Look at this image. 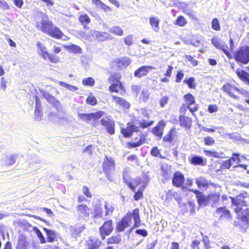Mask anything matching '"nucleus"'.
Returning <instances> with one entry per match:
<instances>
[{
  "label": "nucleus",
  "mask_w": 249,
  "mask_h": 249,
  "mask_svg": "<svg viewBox=\"0 0 249 249\" xmlns=\"http://www.w3.org/2000/svg\"><path fill=\"white\" fill-rule=\"evenodd\" d=\"M113 227L112 225V221L111 220H109L103 224V225L100 227L99 231L102 240L105 239V236L109 235L112 231Z\"/></svg>",
  "instance_id": "0eeeda50"
},
{
  "label": "nucleus",
  "mask_w": 249,
  "mask_h": 249,
  "mask_svg": "<svg viewBox=\"0 0 249 249\" xmlns=\"http://www.w3.org/2000/svg\"><path fill=\"white\" fill-rule=\"evenodd\" d=\"M212 44L217 49L221 50L229 58L232 57L231 53L227 50L228 46L225 44L221 38L218 36H214L212 38Z\"/></svg>",
  "instance_id": "20e7f679"
},
{
  "label": "nucleus",
  "mask_w": 249,
  "mask_h": 249,
  "mask_svg": "<svg viewBox=\"0 0 249 249\" xmlns=\"http://www.w3.org/2000/svg\"><path fill=\"white\" fill-rule=\"evenodd\" d=\"M103 216V210L99 205H95L93 208V217L95 218H101Z\"/></svg>",
  "instance_id": "2f4dec72"
},
{
  "label": "nucleus",
  "mask_w": 249,
  "mask_h": 249,
  "mask_svg": "<svg viewBox=\"0 0 249 249\" xmlns=\"http://www.w3.org/2000/svg\"><path fill=\"white\" fill-rule=\"evenodd\" d=\"M77 210L78 215L81 217H88L89 215V209L86 205H79L77 207Z\"/></svg>",
  "instance_id": "6ab92c4d"
},
{
  "label": "nucleus",
  "mask_w": 249,
  "mask_h": 249,
  "mask_svg": "<svg viewBox=\"0 0 249 249\" xmlns=\"http://www.w3.org/2000/svg\"><path fill=\"white\" fill-rule=\"evenodd\" d=\"M132 224L131 214H127L117 224L116 230L119 232L123 231L126 228L129 227Z\"/></svg>",
  "instance_id": "6e6552de"
},
{
  "label": "nucleus",
  "mask_w": 249,
  "mask_h": 249,
  "mask_svg": "<svg viewBox=\"0 0 249 249\" xmlns=\"http://www.w3.org/2000/svg\"><path fill=\"white\" fill-rule=\"evenodd\" d=\"M94 35L101 41L112 39V36L107 32L94 31Z\"/></svg>",
  "instance_id": "4be33fe9"
},
{
  "label": "nucleus",
  "mask_w": 249,
  "mask_h": 249,
  "mask_svg": "<svg viewBox=\"0 0 249 249\" xmlns=\"http://www.w3.org/2000/svg\"><path fill=\"white\" fill-rule=\"evenodd\" d=\"M79 20L83 25L88 24L90 22V18L87 14L81 15L79 17Z\"/></svg>",
  "instance_id": "58836bf2"
},
{
  "label": "nucleus",
  "mask_w": 249,
  "mask_h": 249,
  "mask_svg": "<svg viewBox=\"0 0 249 249\" xmlns=\"http://www.w3.org/2000/svg\"><path fill=\"white\" fill-rule=\"evenodd\" d=\"M184 76V74L182 71H178L176 75V81L177 83H179L181 81Z\"/></svg>",
  "instance_id": "69168bd1"
},
{
  "label": "nucleus",
  "mask_w": 249,
  "mask_h": 249,
  "mask_svg": "<svg viewBox=\"0 0 249 249\" xmlns=\"http://www.w3.org/2000/svg\"><path fill=\"white\" fill-rule=\"evenodd\" d=\"M130 63L129 58L127 57H124L120 59L118 62L119 66L122 68L126 67Z\"/></svg>",
  "instance_id": "e433bc0d"
},
{
  "label": "nucleus",
  "mask_w": 249,
  "mask_h": 249,
  "mask_svg": "<svg viewBox=\"0 0 249 249\" xmlns=\"http://www.w3.org/2000/svg\"><path fill=\"white\" fill-rule=\"evenodd\" d=\"M185 181L184 175L179 172H176L174 174L172 179V183L174 186L179 187L182 186Z\"/></svg>",
  "instance_id": "f8f14e48"
},
{
  "label": "nucleus",
  "mask_w": 249,
  "mask_h": 249,
  "mask_svg": "<svg viewBox=\"0 0 249 249\" xmlns=\"http://www.w3.org/2000/svg\"><path fill=\"white\" fill-rule=\"evenodd\" d=\"M35 119L36 121H40L41 120L42 116H43V113L42 112V109H35Z\"/></svg>",
  "instance_id": "8fccbe9b"
},
{
  "label": "nucleus",
  "mask_w": 249,
  "mask_h": 249,
  "mask_svg": "<svg viewBox=\"0 0 249 249\" xmlns=\"http://www.w3.org/2000/svg\"><path fill=\"white\" fill-rule=\"evenodd\" d=\"M209 201H213L214 203L217 202L220 198V194L219 193L214 194H210L208 195Z\"/></svg>",
  "instance_id": "49530a36"
},
{
  "label": "nucleus",
  "mask_w": 249,
  "mask_h": 249,
  "mask_svg": "<svg viewBox=\"0 0 249 249\" xmlns=\"http://www.w3.org/2000/svg\"><path fill=\"white\" fill-rule=\"evenodd\" d=\"M101 124L106 127L107 132L111 135L114 133V123L107 117L103 118L101 121Z\"/></svg>",
  "instance_id": "9b49d317"
},
{
  "label": "nucleus",
  "mask_w": 249,
  "mask_h": 249,
  "mask_svg": "<svg viewBox=\"0 0 249 249\" xmlns=\"http://www.w3.org/2000/svg\"><path fill=\"white\" fill-rule=\"evenodd\" d=\"M44 230L45 231L48 236V242H53L56 236V232L51 230H48L46 228H44Z\"/></svg>",
  "instance_id": "72a5a7b5"
},
{
  "label": "nucleus",
  "mask_w": 249,
  "mask_h": 249,
  "mask_svg": "<svg viewBox=\"0 0 249 249\" xmlns=\"http://www.w3.org/2000/svg\"><path fill=\"white\" fill-rule=\"evenodd\" d=\"M196 183L200 189H207L209 186L212 185V183L203 176L196 178Z\"/></svg>",
  "instance_id": "dca6fc26"
},
{
  "label": "nucleus",
  "mask_w": 249,
  "mask_h": 249,
  "mask_svg": "<svg viewBox=\"0 0 249 249\" xmlns=\"http://www.w3.org/2000/svg\"><path fill=\"white\" fill-rule=\"evenodd\" d=\"M215 213L219 216V219L221 221H224L231 218V214L230 211L226 209L225 207H220L217 209Z\"/></svg>",
  "instance_id": "ddd939ff"
},
{
  "label": "nucleus",
  "mask_w": 249,
  "mask_h": 249,
  "mask_svg": "<svg viewBox=\"0 0 249 249\" xmlns=\"http://www.w3.org/2000/svg\"><path fill=\"white\" fill-rule=\"evenodd\" d=\"M104 114V112L99 111L96 113H82L78 112L77 114L78 117L82 121H85L89 123L92 121H95L101 118Z\"/></svg>",
  "instance_id": "423d86ee"
},
{
  "label": "nucleus",
  "mask_w": 249,
  "mask_h": 249,
  "mask_svg": "<svg viewBox=\"0 0 249 249\" xmlns=\"http://www.w3.org/2000/svg\"><path fill=\"white\" fill-rule=\"evenodd\" d=\"M36 233L37 237L39 239L40 242L41 244L45 243L46 242V241H45V239L43 234H42L41 232L39 230L36 229Z\"/></svg>",
  "instance_id": "6e6d98bb"
},
{
  "label": "nucleus",
  "mask_w": 249,
  "mask_h": 249,
  "mask_svg": "<svg viewBox=\"0 0 249 249\" xmlns=\"http://www.w3.org/2000/svg\"><path fill=\"white\" fill-rule=\"evenodd\" d=\"M131 89L133 92H134L136 95H137L141 90V87L140 86L138 85H132Z\"/></svg>",
  "instance_id": "774afa93"
},
{
  "label": "nucleus",
  "mask_w": 249,
  "mask_h": 249,
  "mask_svg": "<svg viewBox=\"0 0 249 249\" xmlns=\"http://www.w3.org/2000/svg\"><path fill=\"white\" fill-rule=\"evenodd\" d=\"M121 88V84L118 85L117 84H113L110 86L109 89L110 92H118V88Z\"/></svg>",
  "instance_id": "5fc2aeb1"
},
{
  "label": "nucleus",
  "mask_w": 249,
  "mask_h": 249,
  "mask_svg": "<svg viewBox=\"0 0 249 249\" xmlns=\"http://www.w3.org/2000/svg\"><path fill=\"white\" fill-rule=\"evenodd\" d=\"M113 101L117 104L119 105L120 106H122L124 108H128L130 105L128 102H127L125 100L124 98L117 97L114 95H111Z\"/></svg>",
  "instance_id": "393cba45"
},
{
  "label": "nucleus",
  "mask_w": 249,
  "mask_h": 249,
  "mask_svg": "<svg viewBox=\"0 0 249 249\" xmlns=\"http://www.w3.org/2000/svg\"><path fill=\"white\" fill-rule=\"evenodd\" d=\"M124 41L126 45H131L133 43V36L132 35H129L124 38Z\"/></svg>",
  "instance_id": "bf43d9fd"
},
{
  "label": "nucleus",
  "mask_w": 249,
  "mask_h": 249,
  "mask_svg": "<svg viewBox=\"0 0 249 249\" xmlns=\"http://www.w3.org/2000/svg\"><path fill=\"white\" fill-rule=\"evenodd\" d=\"M65 48L70 52L74 53L81 54L82 53L81 48L79 46L74 44H71V45H67Z\"/></svg>",
  "instance_id": "c85d7f7f"
},
{
  "label": "nucleus",
  "mask_w": 249,
  "mask_h": 249,
  "mask_svg": "<svg viewBox=\"0 0 249 249\" xmlns=\"http://www.w3.org/2000/svg\"><path fill=\"white\" fill-rule=\"evenodd\" d=\"M204 153L207 156L210 157H214L216 158H219L222 157L223 155H224V152H219L210 150H204Z\"/></svg>",
  "instance_id": "c756f323"
},
{
  "label": "nucleus",
  "mask_w": 249,
  "mask_h": 249,
  "mask_svg": "<svg viewBox=\"0 0 249 249\" xmlns=\"http://www.w3.org/2000/svg\"><path fill=\"white\" fill-rule=\"evenodd\" d=\"M232 203L236 206L234 208L238 218L249 225V209H245L241 206L249 205V195L247 192L241 193L235 198H231Z\"/></svg>",
  "instance_id": "f257e3e1"
},
{
  "label": "nucleus",
  "mask_w": 249,
  "mask_h": 249,
  "mask_svg": "<svg viewBox=\"0 0 249 249\" xmlns=\"http://www.w3.org/2000/svg\"><path fill=\"white\" fill-rule=\"evenodd\" d=\"M86 102L88 104L94 106L97 104V100L96 98L92 95H89L86 100Z\"/></svg>",
  "instance_id": "603ef678"
},
{
  "label": "nucleus",
  "mask_w": 249,
  "mask_h": 249,
  "mask_svg": "<svg viewBox=\"0 0 249 249\" xmlns=\"http://www.w3.org/2000/svg\"><path fill=\"white\" fill-rule=\"evenodd\" d=\"M36 27L38 30L53 37L60 39L66 37L59 28L54 26L49 20L48 17L45 14H42L41 21L36 23Z\"/></svg>",
  "instance_id": "f03ea898"
},
{
  "label": "nucleus",
  "mask_w": 249,
  "mask_h": 249,
  "mask_svg": "<svg viewBox=\"0 0 249 249\" xmlns=\"http://www.w3.org/2000/svg\"><path fill=\"white\" fill-rule=\"evenodd\" d=\"M185 99L188 102V108L189 110L193 113L194 115V111H196L198 108V105H195L194 107H192V106L195 103V100L194 97L191 94L188 93L184 96Z\"/></svg>",
  "instance_id": "2eb2a0df"
},
{
  "label": "nucleus",
  "mask_w": 249,
  "mask_h": 249,
  "mask_svg": "<svg viewBox=\"0 0 249 249\" xmlns=\"http://www.w3.org/2000/svg\"><path fill=\"white\" fill-rule=\"evenodd\" d=\"M140 127L130 123L128 124L126 128L122 129V133L125 137L131 136L132 133L134 132H138Z\"/></svg>",
  "instance_id": "f3484780"
},
{
  "label": "nucleus",
  "mask_w": 249,
  "mask_h": 249,
  "mask_svg": "<svg viewBox=\"0 0 249 249\" xmlns=\"http://www.w3.org/2000/svg\"><path fill=\"white\" fill-rule=\"evenodd\" d=\"M154 69L153 67L149 66L141 67L135 71L134 76L135 77H141L142 76L145 75L149 71Z\"/></svg>",
  "instance_id": "a211bd4d"
},
{
  "label": "nucleus",
  "mask_w": 249,
  "mask_h": 249,
  "mask_svg": "<svg viewBox=\"0 0 249 249\" xmlns=\"http://www.w3.org/2000/svg\"><path fill=\"white\" fill-rule=\"evenodd\" d=\"M59 57L55 54L50 53L47 57V60L52 63H57L59 62Z\"/></svg>",
  "instance_id": "79ce46f5"
},
{
  "label": "nucleus",
  "mask_w": 249,
  "mask_h": 249,
  "mask_svg": "<svg viewBox=\"0 0 249 249\" xmlns=\"http://www.w3.org/2000/svg\"><path fill=\"white\" fill-rule=\"evenodd\" d=\"M183 82L187 84L190 88L195 89L196 88V84L194 82L195 79L193 77H190L188 79H185Z\"/></svg>",
  "instance_id": "37998d69"
},
{
  "label": "nucleus",
  "mask_w": 249,
  "mask_h": 249,
  "mask_svg": "<svg viewBox=\"0 0 249 249\" xmlns=\"http://www.w3.org/2000/svg\"><path fill=\"white\" fill-rule=\"evenodd\" d=\"M161 175L165 179L169 178L171 176V171L170 168L167 165H164L162 166Z\"/></svg>",
  "instance_id": "f704fd0d"
},
{
  "label": "nucleus",
  "mask_w": 249,
  "mask_h": 249,
  "mask_svg": "<svg viewBox=\"0 0 249 249\" xmlns=\"http://www.w3.org/2000/svg\"><path fill=\"white\" fill-rule=\"evenodd\" d=\"M160 19L156 17H152L149 18V23L153 30L158 33L160 31Z\"/></svg>",
  "instance_id": "5701e85b"
},
{
  "label": "nucleus",
  "mask_w": 249,
  "mask_h": 249,
  "mask_svg": "<svg viewBox=\"0 0 249 249\" xmlns=\"http://www.w3.org/2000/svg\"><path fill=\"white\" fill-rule=\"evenodd\" d=\"M135 232L139 235H141L143 237H146L148 235L147 231L145 230L139 229L137 230Z\"/></svg>",
  "instance_id": "0e129e2a"
},
{
  "label": "nucleus",
  "mask_w": 249,
  "mask_h": 249,
  "mask_svg": "<svg viewBox=\"0 0 249 249\" xmlns=\"http://www.w3.org/2000/svg\"><path fill=\"white\" fill-rule=\"evenodd\" d=\"M103 168L107 179L110 181H113V179L111 176V171L114 168V162L111 158H107L104 160L103 163Z\"/></svg>",
  "instance_id": "39448f33"
},
{
  "label": "nucleus",
  "mask_w": 249,
  "mask_h": 249,
  "mask_svg": "<svg viewBox=\"0 0 249 249\" xmlns=\"http://www.w3.org/2000/svg\"><path fill=\"white\" fill-rule=\"evenodd\" d=\"M236 73L246 84L249 86V72L242 70H237Z\"/></svg>",
  "instance_id": "aec40b11"
},
{
  "label": "nucleus",
  "mask_w": 249,
  "mask_h": 249,
  "mask_svg": "<svg viewBox=\"0 0 249 249\" xmlns=\"http://www.w3.org/2000/svg\"><path fill=\"white\" fill-rule=\"evenodd\" d=\"M16 249H27L26 237L23 235L20 234L18 236Z\"/></svg>",
  "instance_id": "a878e982"
},
{
  "label": "nucleus",
  "mask_w": 249,
  "mask_h": 249,
  "mask_svg": "<svg viewBox=\"0 0 249 249\" xmlns=\"http://www.w3.org/2000/svg\"><path fill=\"white\" fill-rule=\"evenodd\" d=\"M101 245V241L96 238H90L88 241V245L91 247L90 249H95Z\"/></svg>",
  "instance_id": "473e14b6"
},
{
  "label": "nucleus",
  "mask_w": 249,
  "mask_h": 249,
  "mask_svg": "<svg viewBox=\"0 0 249 249\" xmlns=\"http://www.w3.org/2000/svg\"><path fill=\"white\" fill-rule=\"evenodd\" d=\"M109 32L114 35L122 36L124 35V31L121 28L118 26H114L108 29Z\"/></svg>",
  "instance_id": "7c9ffc66"
},
{
  "label": "nucleus",
  "mask_w": 249,
  "mask_h": 249,
  "mask_svg": "<svg viewBox=\"0 0 249 249\" xmlns=\"http://www.w3.org/2000/svg\"><path fill=\"white\" fill-rule=\"evenodd\" d=\"M222 89L227 92L231 96L235 98L236 96L233 94L234 91H239V89L237 88L233 87L231 84L227 83L224 85L222 87Z\"/></svg>",
  "instance_id": "412c9836"
},
{
  "label": "nucleus",
  "mask_w": 249,
  "mask_h": 249,
  "mask_svg": "<svg viewBox=\"0 0 249 249\" xmlns=\"http://www.w3.org/2000/svg\"><path fill=\"white\" fill-rule=\"evenodd\" d=\"M208 110L210 113H213L217 111L218 107L216 105H210L208 106Z\"/></svg>",
  "instance_id": "052dcab7"
},
{
  "label": "nucleus",
  "mask_w": 249,
  "mask_h": 249,
  "mask_svg": "<svg viewBox=\"0 0 249 249\" xmlns=\"http://www.w3.org/2000/svg\"><path fill=\"white\" fill-rule=\"evenodd\" d=\"M42 95L49 102L53 104L55 102V99L49 93L43 91Z\"/></svg>",
  "instance_id": "c03bdc74"
},
{
  "label": "nucleus",
  "mask_w": 249,
  "mask_h": 249,
  "mask_svg": "<svg viewBox=\"0 0 249 249\" xmlns=\"http://www.w3.org/2000/svg\"><path fill=\"white\" fill-rule=\"evenodd\" d=\"M151 154L153 156L157 157L160 155V152L157 147H155L151 149Z\"/></svg>",
  "instance_id": "e2e57ef3"
},
{
  "label": "nucleus",
  "mask_w": 249,
  "mask_h": 249,
  "mask_svg": "<svg viewBox=\"0 0 249 249\" xmlns=\"http://www.w3.org/2000/svg\"><path fill=\"white\" fill-rule=\"evenodd\" d=\"M175 24L179 26H184L187 24V21L183 16H180L178 18Z\"/></svg>",
  "instance_id": "a19ab883"
},
{
  "label": "nucleus",
  "mask_w": 249,
  "mask_h": 249,
  "mask_svg": "<svg viewBox=\"0 0 249 249\" xmlns=\"http://www.w3.org/2000/svg\"><path fill=\"white\" fill-rule=\"evenodd\" d=\"M36 45L38 53H40L47 50L46 47L40 42L38 41Z\"/></svg>",
  "instance_id": "4d7b16f0"
},
{
  "label": "nucleus",
  "mask_w": 249,
  "mask_h": 249,
  "mask_svg": "<svg viewBox=\"0 0 249 249\" xmlns=\"http://www.w3.org/2000/svg\"><path fill=\"white\" fill-rule=\"evenodd\" d=\"M189 190L193 192L196 195L199 205L204 206L207 205L208 202H209L208 196L204 195L202 192L197 190L189 189Z\"/></svg>",
  "instance_id": "1a4fd4ad"
},
{
  "label": "nucleus",
  "mask_w": 249,
  "mask_h": 249,
  "mask_svg": "<svg viewBox=\"0 0 249 249\" xmlns=\"http://www.w3.org/2000/svg\"><path fill=\"white\" fill-rule=\"evenodd\" d=\"M230 160H231V162L232 161H235L237 163H240L241 161V160L239 158V155L238 154L234 153L232 154V157L230 159Z\"/></svg>",
  "instance_id": "680f3d73"
},
{
  "label": "nucleus",
  "mask_w": 249,
  "mask_h": 249,
  "mask_svg": "<svg viewBox=\"0 0 249 249\" xmlns=\"http://www.w3.org/2000/svg\"><path fill=\"white\" fill-rule=\"evenodd\" d=\"M179 122L180 125L185 127L189 128L192 125V119L185 116L179 117Z\"/></svg>",
  "instance_id": "bb28decb"
},
{
  "label": "nucleus",
  "mask_w": 249,
  "mask_h": 249,
  "mask_svg": "<svg viewBox=\"0 0 249 249\" xmlns=\"http://www.w3.org/2000/svg\"><path fill=\"white\" fill-rule=\"evenodd\" d=\"M82 84L84 86H93L95 84L94 79L91 77H88L82 80Z\"/></svg>",
  "instance_id": "ea45409f"
},
{
  "label": "nucleus",
  "mask_w": 249,
  "mask_h": 249,
  "mask_svg": "<svg viewBox=\"0 0 249 249\" xmlns=\"http://www.w3.org/2000/svg\"><path fill=\"white\" fill-rule=\"evenodd\" d=\"M190 163L195 166H204L207 164V159L203 157L195 155L190 157L188 159Z\"/></svg>",
  "instance_id": "9d476101"
},
{
  "label": "nucleus",
  "mask_w": 249,
  "mask_h": 249,
  "mask_svg": "<svg viewBox=\"0 0 249 249\" xmlns=\"http://www.w3.org/2000/svg\"><path fill=\"white\" fill-rule=\"evenodd\" d=\"M165 125L166 123L163 120H162L158 123L157 126L152 128V132L155 135L159 137L160 138H161Z\"/></svg>",
  "instance_id": "4468645a"
},
{
  "label": "nucleus",
  "mask_w": 249,
  "mask_h": 249,
  "mask_svg": "<svg viewBox=\"0 0 249 249\" xmlns=\"http://www.w3.org/2000/svg\"><path fill=\"white\" fill-rule=\"evenodd\" d=\"M153 123V121L147 122L146 121L143 120L142 122H140V125L143 128H145L152 125Z\"/></svg>",
  "instance_id": "13d9d810"
},
{
  "label": "nucleus",
  "mask_w": 249,
  "mask_h": 249,
  "mask_svg": "<svg viewBox=\"0 0 249 249\" xmlns=\"http://www.w3.org/2000/svg\"><path fill=\"white\" fill-rule=\"evenodd\" d=\"M212 28L215 31H219L220 30L219 22L217 18H214L213 19L212 22Z\"/></svg>",
  "instance_id": "a18cd8bd"
},
{
  "label": "nucleus",
  "mask_w": 249,
  "mask_h": 249,
  "mask_svg": "<svg viewBox=\"0 0 249 249\" xmlns=\"http://www.w3.org/2000/svg\"><path fill=\"white\" fill-rule=\"evenodd\" d=\"M104 207L105 209V215L106 216L111 215L114 211L113 205L110 203L106 202Z\"/></svg>",
  "instance_id": "c9c22d12"
},
{
  "label": "nucleus",
  "mask_w": 249,
  "mask_h": 249,
  "mask_svg": "<svg viewBox=\"0 0 249 249\" xmlns=\"http://www.w3.org/2000/svg\"><path fill=\"white\" fill-rule=\"evenodd\" d=\"M17 155L10 154L3 157L2 160L6 165L10 166L14 164L16 162Z\"/></svg>",
  "instance_id": "b1692460"
},
{
  "label": "nucleus",
  "mask_w": 249,
  "mask_h": 249,
  "mask_svg": "<svg viewBox=\"0 0 249 249\" xmlns=\"http://www.w3.org/2000/svg\"><path fill=\"white\" fill-rule=\"evenodd\" d=\"M234 58L236 61L243 64H247L249 62V47L242 46L235 53Z\"/></svg>",
  "instance_id": "7ed1b4c3"
},
{
  "label": "nucleus",
  "mask_w": 249,
  "mask_h": 249,
  "mask_svg": "<svg viewBox=\"0 0 249 249\" xmlns=\"http://www.w3.org/2000/svg\"><path fill=\"white\" fill-rule=\"evenodd\" d=\"M232 162H231V160H225L222 161L221 166L223 168L229 169L232 166Z\"/></svg>",
  "instance_id": "3c124183"
},
{
  "label": "nucleus",
  "mask_w": 249,
  "mask_h": 249,
  "mask_svg": "<svg viewBox=\"0 0 249 249\" xmlns=\"http://www.w3.org/2000/svg\"><path fill=\"white\" fill-rule=\"evenodd\" d=\"M130 213L131 214V217H133L134 220L135 221L134 227H139L140 226V223L141 222L139 209H134L132 213Z\"/></svg>",
  "instance_id": "cd10ccee"
},
{
  "label": "nucleus",
  "mask_w": 249,
  "mask_h": 249,
  "mask_svg": "<svg viewBox=\"0 0 249 249\" xmlns=\"http://www.w3.org/2000/svg\"><path fill=\"white\" fill-rule=\"evenodd\" d=\"M204 143L206 145H212L215 143V141L213 138L207 136L204 138Z\"/></svg>",
  "instance_id": "864d4df0"
},
{
  "label": "nucleus",
  "mask_w": 249,
  "mask_h": 249,
  "mask_svg": "<svg viewBox=\"0 0 249 249\" xmlns=\"http://www.w3.org/2000/svg\"><path fill=\"white\" fill-rule=\"evenodd\" d=\"M145 138L143 137L142 136V137H141V138L138 142H132L131 143H129V144L130 145V147H136L140 146V145H141L142 144L144 143L145 142Z\"/></svg>",
  "instance_id": "09e8293b"
},
{
  "label": "nucleus",
  "mask_w": 249,
  "mask_h": 249,
  "mask_svg": "<svg viewBox=\"0 0 249 249\" xmlns=\"http://www.w3.org/2000/svg\"><path fill=\"white\" fill-rule=\"evenodd\" d=\"M175 132V129H171L169 132L163 137V140L165 142H171L173 139V134Z\"/></svg>",
  "instance_id": "4c0bfd02"
},
{
  "label": "nucleus",
  "mask_w": 249,
  "mask_h": 249,
  "mask_svg": "<svg viewBox=\"0 0 249 249\" xmlns=\"http://www.w3.org/2000/svg\"><path fill=\"white\" fill-rule=\"evenodd\" d=\"M142 100L144 102H146L147 101L149 98V93L147 90H143L142 92Z\"/></svg>",
  "instance_id": "338daca9"
},
{
  "label": "nucleus",
  "mask_w": 249,
  "mask_h": 249,
  "mask_svg": "<svg viewBox=\"0 0 249 249\" xmlns=\"http://www.w3.org/2000/svg\"><path fill=\"white\" fill-rule=\"evenodd\" d=\"M121 240V239L119 236H112L108 239L107 243L108 244H118L120 242Z\"/></svg>",
  "instance_id": "de8ad7c7"
}]
</instances>
